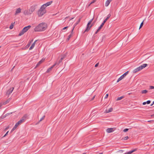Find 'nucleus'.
<instances>
[{
  "mask_svg": "<svg viewBox=\"0 0 154 154\" xmlns=\"http://www.w3.org/2000/svg\"><path fill=\"white\" fill-rule=\"evenodd\" d=\"M48 26L47 23H42L38 24L35 27L34 31L35 32H41L45 31L47 28Z\"/></svg>",
  "mask_w": 154,
  "mask_h": 154,
  "instance_id": "1",
  "label": "nucleus"
},
{
  "mask_svg": "<svg viewBox=\"0 0 154 154\" xmlns=\"http://www.w3.org/2000/svg\"><path fill=\"white\" fill-rule=\"evenodd\" d=\"M35 8L34 7L32 6L29 10H25L24 11L23 13L26 15L31 14L35 11Z\"/></svg>",
  "mask_w": 154,
  "mask_h": 154,
  "instance_id": "2",
  "label": "nucleus"
},
{
  "mask_svg": "<svg viewBox=\"0 0 154 154\" xmlns=\"http://www.w3.org/2000/svg\"><path fill=\"white\" fill-rule=\"evenodd\" d=\"M26 117L27 116L26 115H25L14 126V128H16L20 124L24 122L26 120Z\"/></svg>",
  "mask_w": 154,
  "mask_h": 154,
  "instance_id": "3",
  "label": "nucleus"
},
{
  "mask_svg": "<svg viewBox=\"0 0 154 154\" xmlns=\"http://www.w3.org/2000/svg\"><path fill=\"white\" fill-rule=\"evenodd\" d=\"M66 54H67L65 53L59 56V58H60V59L58 61L55 63H57V65H61V64L62 60L65 58L66 56Z\"/></svg>",
  "mask_w": 154,
  "mask_h": 154,
  "instance_id": "4",
  "label": "nucleus"
},
{
  "mask_svg": "<svg viewBox=\"0 0 154 154\" xmlns=\"http://www.w3.org/2000/svg\"><path fill=\"white\" fill-rule=\"evenodd\" d=\"M31 27L30 25L24 27L19 33L18 35L21 36L23 35L25 32H26Z\"/></svg>",
  "mask_w": 154,
  "mask_h": 154,
  "instance_id": "5",
  "label": "nucleus"
},
{
  "mask_svg": "<svg viewBox=\"0 0 154 154\" xmlns=\"http://www.w3.org/2000/svg\"><path fill=\"white\" fill-rule=\"evenodd\" d=\"M93 20V18L91 19L88 23L87 25V28L84 31V33L85 32H88L89 31L91 27L93 26V24H92L91 26H90V25L91 24V22H92Z\"/></svg>",
  "mask_w": 154,
  "mask_h": 154,
  "instance_id": "6",
  "label": "nucleus"
},
{
  "mask_svg": "<svg viewBox=\"0 0 154 154\" xmlns=\"http://www.w3.org/2000/svg\"><path fill=\"white\" fill-rule=\"evenodd\" d=\"M46 12V10H43L40 8L39 10L38 11V15L39 17H41Z\"/></svg>",
  "mask_w": 154,
  "mask_h": 154,
  "instance_id": "7",
  "label": "nucleus"
},
{
  "mask_svg": "<svg viewBox=\"0 0 154 154\" xmlns=\"http://www.w3.org/2000/svg\"><path fill=\"white\" fill-rule=\"evenodd\" d=\"M129 71H127L121 76L118 79L117 82H118L120 80L123 79L128 73Z\"/></svg>",
  "mask_w": 154,
  "mask_h": 154,
  "instance_id": "8",
  "label": "nucleus"
},
{
  "mask_svg": "<svg viewBox=\"0 0 154 154\" xmlns=\"http://www.w3.org/2000/svg\"><path fill=\"white\" fill-rule=\"evenodd\" d=\"M111 14H109L108 15L107 17L103 20L102 24H101L100 26L101 28H102L104 24L105 23H106V21L107 20L111 17Z\"/></svg>",
  "mask_w": 154,
  "mask_h": 154,
  "instance_id": "9",
  "label": "nucleus"
},
{
  "mask_svg": "<svg viewBox=\"0 0 154 154\" xmlns=\"http://www.w3.org/2000/svg\"><path fill=\"white\" fill-rule=\"evenodd\" d=\"M14 89V87H11L6 92V95L9 96L12 92Z\"/></svg>",
  "mask_w": 154,
  "mask_h": 154,
  "instance_id": "10",
  "label": "nucleus"
},
{
  "mask_svg": "<svg viewBox=\"0 0 154 154\" xmlns=\"http://www.w3.org/2000/svg\"><path fill=\"white\" fill-rule=\"evenodd\" d=\"M56 65L57 63H55L53 65L49 68L47 69L46 72L47 73L49 72Z\"/></svg>",
  "mask_w": 154,
  "mask_h": 154,
  "instance_id": "11",
  "label": "nucleus"
},
{
  "mask_svg": "<svg viewBox=\"0 0 154 154\" xmlns=\"http://www.w3.org/2000/svg\"><path fill=\"white\" fill-rule=\"evenodd\" d=\"M140 70H141V69H140V67L139 66V67H137V68H136V69H134L133 71V72L134 73H135L136 72H137Z\"/></svg>",
  "mask_w": 154,
  "mask_h": 154,
  "instance_id": "12",
  "label": "nucleus"
},
{
  "mask_svg": "<svg viewBox=\"0 0 154 154\" xmlns=\"http://www.w3.org/2000/svg\"><path fill=\"white\" fill-rule=\"evenodd\" d=\"M37 40H35L33 43L32 44V45L31 46V47H30V48H29V50H31L35 46V43L36 42H37Z\"/></svg>",
  "mask_w": 154,
  "mask_h": 154,
  "instance_id": "13",
  "label": "nucleus"
},
{
  "mask_svg": "<svg viewBox=\"0 0 154 154\" xmlns=\"http://www.w3.org/2000/svg\"><path fill=\"white\" fill-rule=\"evenodd\" d=\"M148 66V64H143L142 65L139 66L140 68V69H141V70L142 69H143L144 68H145L146 67V66Z\"/></svg>",
  "mask_w": 154,
  "mask_h": 154,
  "instance_id": "14",
  "label": "nucleus"
},
{
  "mask_svg": "<svg viewBox=\"0 0 154 154\" xmlns=\"http://www.w3.org/2000/svg\"><path fill=\"white\" fill-rule=\"evenodd\" d=\"M80 19H79V20H78V21L76 23H75V24L74 25V27H73V29H72V32H73V30L74 29V28L80 22Z\"/></svg>",
  "mask_w": 154,
  "mask_h": 154,
  "instance_id": "15",
  "label": "nucleus"
},
{
  "mask_svg": "<svg viewBox=\"0 0 154 154\" xmlns=\"http://www.w3.org/2000/svg\"><path fill=\"white\" fill-rule=\"evenodd\" d=\"M113 109L112 108H110L109 109H106L105 111V112L106 113H108L109 112H111L112 111Z\"/></svg>",
  "mask_w": 154,
  "mask_h": 154,
  "instance_id": "16",
  "label": "nucleus"
},
{
  "mask_svg": "<svg viewBox=\"0 0 154 154\" xmlns=\"http://www.w3.org/2000/svg\"><path fill=\"white\" fill-rule=\"evenodd\" d=\"M43 61V60H40L39 62H38V63L37 64L35 68L37 67H38L39 65Z\"/></svg>",
  "mask_w": 154,
  "mask_h": 154,
  "instance_id": "17",
  "label": "nucleus"
},
{
  "mask_svg": "<svg viewBox=\"0 0 154 154\" xmlns=\"http://www.w3.org/2000/svg\"><path fill=\"white\" fill-rule=\"evenodd\" d=\"M52 1H50V2H47L46 3H45V4H44V5H43V7L45 5L46 6V7L47 6H49V5H50L52 3Z\"/></svg>",
  "mask_w": 154,
  "mask_h": 154,
  "instance_id": "18",
  "label": "nucleus"
},
{
  "mask_svg": "<svg viewBox=\"0 0 154 154\" xmlns=\"http://www.w3.org/2000/svg\"><path fill=\"white\" fill-rule=\"evenodd\" d=\"M106 131L108 133L112 132L113 131V128H109L106 129Z\"/></svg>",
  "mask_w": 154,
  "mask_h": 154,
  "instance_id": "19",
  "label": "nucleus"
},
{
  "mask_svg": "<svg viewBox=\"0 0 154 154\" xmlns=\"http://www.w3.org/2000/svg\"><path fill=\"white\" fill-rule=\"evenodd\" d=\"M21 12V9L20 8L17 9L16 11L15 14L19 13Z\"/></svg>",
  "mask_w": 154,
  "mask_h": 154,
  "instance_id": "20",
  "label": "nucleus"
},
{
  "mask_svg": "<svg viewBox=\"0 0 154 154\" xmlns=\"http://www.w3.org/2000/svg\"><path fill=\"white\" fill-rule=\"evenodd\" d=\"M136 149H133L128 152L127 154H131V153H132L133 152L135 151H136Z\"/></svg>",
  "mask_w": 154,
  "mask_h": 154,
  "instance_id": "21",
  "label": "nucleus"
},
{
  "mask_svg": "<svg viewBox=\"0 0 154 154\" xmlns=\"http://www.w3.org/2000/svg\"><path fill=\"white\" fill-rule=\"evenodd\" d=\"M110 2L108 0H107V1L106 2L105 4V5L106 6H107L109 5L110 3Z\"/></svg>",
  "mask_w": 154,
  "mask_h": 154,
  "instance_id": "22",
  "label": "nucleus"
},
{
  "mask_svg": "<svg viewBox=\"0 0 154 154\" xmlns=\"http://www.w3.org/2000/svg\"><path fill=\"white\" fill-rule=\"evenodd\" d=\"M73 33V32H72ZM72 31L71 32V33L68 36V38L67 39V41H69L70 38L72 36Z\"/></svg>",
  "mask_w": 154,
  "mask_h": 154,
  "instance_id": "23",
  "label": "nucleus"
},
{
  "mask_svg": "<svg viewBox=\"0 0 154 154\" xmlns=\"http://www.w3.org/2000/svg\"><path fill=\"white\" fill-rule=\"evenodd\" d=\"M101 28H101L100 26H99L98 29L95 32V34H97L100 31V30L101 29Z\"/></svg>",
  "mask_w": 154,
  "mask_h": 154,
  "instance_id": "24",
  "label": "nucleus"
},
{
  "mask_svg": "<svg viewBox=\"0 0 154 154\" xmlns=\"http://www.w3.org/2000/svg\"><path fill=\"white\" fill-rule=\"evenodd\" d=\"M44 5V4L40 8V9H42V10H45V8L46 7V6H45V5L43 7Z\"/></svg>",
  "mask_w": 154,
  "mask_h": 154,
  "instance_id": "25",
  "label": "nucleus"
},
{
  "mask_svg": "<svg viewBox=\"0 0 154 154\" xmlns=\"http://www.w3.org/2000/svg\"><path fill=\"white\" fill-rule=\"evenodd\" d=\"M124 96H121L120 97H118L117 99V100H120L124 98Z\"/></svg>",
  "mask_w": 154,
  "mask_h": 154,
  "instance_id": "26",
  "label": "nucleus"
},
{
  "mask_svg": "<svg viewBox=\"0 0 154 154\" xmlns=\"http://www.w3.org/2000/svg\"><path fill=\"white\" fill-rule=\"evenodd\" d=\"M148 92V91L146 90H143L141 91L142 94H146Z\"/></svg>",
  "mask_w": 154,
  "mask_h": 154,
  "instance_id": "27",
  "label": "nucleus"
},
{
  "mask_svg": "<svg viewBox=\"0 0 154 154\" xmlns=\"http://www.w3.org/2000/svg\"><path fill=\"white\" fill-rule=\"evenodd\" d=\"M9 101H10V100L9 99L7 100L5 102L3 103V104L5 105V104H7V103H8L9 102Z\"/></svg>",
  "mask_w": 154,
  "mask_h": 154,
  "instance_id": "28",
  "label": "nucleus"
},
{
  "mask_svg": "<svg viewBox=\"0 0 154 154\" xmlns=\"http://www.w3.org/2000/svg\"><path fill=\"white\" fill-rule=\"evenodd\" d=\"M143 21L140 24V28H139V29L141 28L142 26H143Z\"/></svg>",
  "mask_w": 154,
  "mask_h": 154,
  "instance_id": "29",
  "label": "nucleus"
},
{
  "mask_svg": "<svg viewBox=\"0 0 154 154\" xmlns=\"http://www.w3.org/2000/svg\"><path fill=\"white\" fill-rule=\"evenodd\" d=\"M13 26H14L13 24L12 23L11 24V25L10 26V27H9V28L10 29H12L13 28Z\"/></svg>",
  "mask_w": 154,
  "mask_h": 154,
  "instance_id": "30",
  "label": "nucleus"
},
{
  "mask_svg": "<svg viewBox=\"0 0 154 154\" xmlns=\"http://www.w3.org/2000/svg\"><path fill=\"white\" fill-rule=\"evenodd\" d=\"M96 1V0H92V1L90 3V4L89 5V6H90L91 4H93L94 3V2H95Z\"/></svg>",
  "mask_w": 154,
  "mask_h": 154,
  "instance_id": "31",
  "label": "nucleus"
},
{
  "mask_svg": "<svg viewBox=\"0 0 154 154\" xmlns=\"http://www.w3.org/2000/svg\"><path fill=\"white\" fill-rule=\"evenodd\" d=\"M129 138V137L128 136H126L124 138H123V139L124 140H127Z\"/></svg>",
  "mask_w": 154,
  "mask_h": 154,
  "instance_id": "32",
  "label": "nucleus"
},
{
  "mask_svg": "<svg viewBox=\"0 0 154 154\" xmlns=\"http://www.w3.org/2000/svg\"><path fill=\"white\" fill-rule=\"evenodd\" d=\"M45 117V116H43L39 120V122H41L43 120Z\"/></svg>",
  "mask_w": 154,
  "mask_h": 154,
  "instance_id": "33",
  "label": "nucleus"
},
{
  "mask_svg": "<svg viewBox=\"0 0 154 154\" xmlns=\"http://www.w3.org/2000/svg\"><path fill=\"white\" fill-rule=\"evenodd\" d=\"M129 129L128 128H125L124 129L123 131L124 132H126Z\"/></svg>",
  "mask_w": 154,
  "mask_h": 154,
  "instance_id": "34",
  "label": "nucleus"
},
{
  "mask_svg": "<svg viewBox=\"0 0 154 154\" xmlns=\"http://www.w3.org/2000/svg\"><path fill=\"white\" fill-rule=\"evenodd\" d=\"M149 89H154V86H149Z\"/></svg>",
  "mask_w": 154,
  "mask_h": 154,
  "instance_id": "35",
  "label": "nucleus"
},
{
  "mask_svg": "<svg viewBox=\"0 0 154 154\" xmlns=\"http://www.w3.org/2000/svg\"><path fill=\"white\" fill-rule=\"evenodd\" d=\"M151 102V101L150 100H148L146 102V103L147 104H149Z\"/></svg>",
  "mask_w": 154,
  "mask_h": 154,
  "instance_id": "36",
  "label": "nucleus"
},
{
  "mask_svg": "<svg viewBox=\"0 0 154 154\" xmlns=\"http://www.w3.org/2000/svg\"><path fill=\"white\" fill-rule=\"evenodd\" d=\"M108 95H109V94H106V96H105V97H104V98L105 99H106L107 98H108Z\"/></svg>",
  "mask_w": 154,
  "mask_h": 154,
  "instance_id": "37",
  "label": "nucleus"
},
{
  "mask_svg": "<svg viewBox=\"0 0 154 154\" xmlns=\"http://www.w3.org/2000/svg\"><path fill=\"white\" fill-rule=\"evenodd\" d=\"M31 43H30L29 42L28 43V44L26 46L28 47H29L30 46V45H31Z\"/></svg>",
  "mask_w": 154,
  "mask_h": 154,
  "instance_id": "38",
  "label": "nucleus"
},
{
  "mask_svg": "<svg viewBox=\"0 0 154 154\" xmlns=\"http://www.w3.org/2000/svg\"><path fill=\"white\" fill-rule=\"evenodd\" d=\"M9 126H8L5 129V131H6L7 130H8L9 129Z\"/></svg>",
  "mask_w": 154,
  "mask_h": 154,
  "instance_id": "39",
  "label": "nucleus"
},
{
  "mask_svg": "<svg viewBox=\"0 0 154 154\" xmlns=\"http://www.w3.org/2000/svg\"><path fill=\"white\" fill-rule=\"evenodd\" d=\"M16 128H14V127L11 130V132H12L14 130H15Z\"/></svg>",
  "mask_w": 154,
  "mask_h": 154,
  "instance_id": "40",
  "label": "nucleus"
},
{
  "mask_svg": "<svg viewBox=\"0 0 154 154\" xmlns=\"http://www.w3.org/2000/svg\"><path fill=\"white\" fill-rule=\"evenodd\" d=\"M8 132H9V131H8L6 132V133L5 134L4 136H3L4 137H5L8 134Z\"/></svg>",
  "mask_w": 154,
  "mask_h": 154,
  "instance_id": "41",
  "label": "nucleus"
},
{
  "mask_svg": "<svg viewBox=\"0 0 154 154\" xmlns=\"http://www.w3.org/2000/svg\"><path fill=\"white\" fill-rule=\"evenodd\" d=\"M95 95L94 96L91 100H93L95 98Z\"/></svg>",
  "mask_w": 154,
  "mask_h": 154,
  "instance_id": "42",
  "label": "nucleus"
},
{
  "mask_svg": "<svg viewBox=\"0 0 154 154\" xmlns=\"http://www.w3.org/2000/svg\"><path fill=\"white\" fill-rule=\"evenodd\" d=\"M98 65H99V63H97V64H96L95 65V67H97L98 66Z\"/></svg>",
  "mask_w": 154,
  "mask_h": 154,
  "instance_id": "43",
  "label": "nucleus"
},
{
  "mask_svg": "<svg viewBox=\"0 0 154 154\" xmlns=\"http://www.w3.org/2000/svg\"><path fill=\"white\" fill-rule=\"evenodd\" d=\"M68 27V26H66V27H64V28L62 29H63V30H64V29H66Z\"/></svg>",
  "mask_w": 154,
  "mask_h": 154,
  "instance_id": "44",
  "label": "nucleus"
},
{
  "mask_svg": "<svg viewBox=\"0 0 154 154\" xmlns=\"http://www.w3.org/2000/svg\"><path fill=\"white\" fill-rule=\"evenodd\" d=\"M123 150H120L119 151V152L120 153H122L123 152Z\"/></svg>",
  "mask_w": 154,
  "mask_h": 154,
  "instance_id": "45",
  "label": "nucleus"
},
{
  "mask_svg": "<svg viewBox=\"0 0 154 154\" xmlns=\"http://www.w3.org/2000/svg\"><path fill=\"white\" fill-rule=\"evenodd\" d=\"M146 104V102H144L143 103V105H145Z\"/></svg>",
  "mask_w": 154,
  "mask_h": 154,
  "instance_id": "46",
  "label": "nucleus"
},
{
  "mask_svg": "<svg viewBox=\"0 0 154 154\" xmlns=\"http://www.w3.org/2000/svg\"><path fill=\"white\" fill-rule=\"evenodd\" d=\"M33 41V39H32L31 41H30L29 42L30 43H31Z\"/></svg>",
  "mask_w": 154,
  "mask_h": 154,
  "instance_id": "47",
  "label": "nucleus"
},
{
  "mask_svg": "<svg viewBox=\"0 0 154 154\" xmlns=\"http://www.w3.org/2000/svg\"><path fill=\"white\" fill-rule=\"evenodd\" d=\"M152 121H153V120H149V121H148V122H151Z\"/></svg>",
  "mask_w": 154,
  "mask_h": 154,
  "instance_id": "48",
  "label": "nucleus"
},
{
  "mask_svg": "<svg viewBox=\"0 0 154 154\" xmlns=\"http://www.w3.org/2000/svg\"><path fill=\"white\" fill-rule=\"evenodd\" d=\"M2 106V103H0V107H1Z\"/></svg>",
  "mask_w": 154,
  "mask_h": 154,
  "instance_id": "49",
  "label": "nucleus"
},
{
  "mask_svg": "<svg viewBox=\"0 0 154 154\" xmlns=\"http://www.w3.org/2000/svg\"><path fill=\"white\" fill-rule=\"evenodd\" d=\"M154 101H153V103H152V104H151V106H152V105L154 104Z\"/></svg>",
  "mask_w": 154,
  "mask_h": 154,
  "instance_id": "50",
  "label": "nucleus"
},
{
  "mask_svg": "<svg viewBox=\"0 0 154 154\" xmlns=\"http://www.w3.org/2000/svg\"><path fill=\"white\" fill-rule=\"evenodd\" d=\"M151 116H154V114L153 115H151Z\"/></svg>",
  "mask_w": 154,
  "mask_h": 154,
  "instance_id": "51",
  "label": "nucleus"
},
{
  "mask_svg": "<svg viewBox=\"0 0 154 154\" xmlns=\"http://www.w3.org/2000/svg\"><path fill=\"white\" fill-rule=\"evenodd\" d=\"M82 154H86V153H83Z\"/></svg>",
  "mask_w": 154,
  "mask_h": 154,
  "instance_id": "52",
  "label": "nucleus"
},
{
  "mask_svg": "<svg viewBox=\"0 0 154 154\" xmlns=\"http://www.w3.org/2000/svg\"><path fill=\"white\" fill-rule=\"evenodd\" d=\"M1 46H0V48H1Z\"/></svg>",
  "mask_w": 154,
  "mask_h": 154,
  "instance_id": "53",
  "label": "nucleus"
}]
</instances>
